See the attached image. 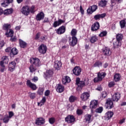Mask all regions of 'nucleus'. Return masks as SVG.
<instances>
[{
  "mask_svg": "<svg viewBox=\"0 0 126 126\" xmlns=\"http://www.w3.org/2000/svg\"><path fill=\"white\" fill-rule=\"evenodd\" d=\"M47 46L45 45V44H41L38 47L39 53L43 55L47 53Z\"/></svg>",
  "mask_w": 126,
  "mask_h": 126,
  "instance_id": "9d476101",
  "label": "nucleus"
},
{
  "mask_svg": "<svg viewBox=\"0 0 126 126\" xmlns=\"http://www.w3.org/2000/svg\"><path fill=\"white\" fill-rule=\"evenodd\" d=\"M77 37L76 36H72V41L69 43V44L71 47H74L76 45H77Z\"/></svg>",
  "mask_w": 126,
  "mask_h": 126,
  "instance_id": "393cba45",
  "label": "nucleus"
},
{
  "mask_svg": "<svg viewBox=\"0 0 126 126\" xmlns=\"http://www.w3.org/2000/svg\"><path fill=\"white\" fill-rule=\"evenodd\" d=\"M13 34H14V32L12 29H9V32H6L5 33V35H6V37L8 38V37H11L10 39V42H12V43H15V42H16L17 41V38L16 37V36H13Z\"/></svg>",
  "mask_w": 126,
  "mask_h": 126,
  "instance_id": "f03ea898",
  "label": "nucleus"
},
{
  "mask_svg": "<svg viewBox=\"0 0 126 126\" xmlns=\"http://www.w3.org/2000/svg\"><path fill=\"white\" fill-rule=\"evenodd\" d=\"M13 2V0H6V2L4 1L3 3H2V6H7V4H9V3H12ZM5 3H7V4H5Z\"/></svg>",
  "mask_w": 126,
  "mask_h": 126,
  "instance_id": "a18cd8bd",
  "label": "nucleus"
},
{
  "mask_svg": "<svg viewBox=\"0 0 126 126\" xmlns=\"http://www.w3.org/2000/svg\"><path fill=\"white\" fill-rule=\"evenodd\" d=\"M121 46H122V41L116 40L115 42L113 43V47L114 49L119 48Z\"/></svg>",
  "mask_w": 126,
  "mask_h": 126,
  "instance_id": "473e14b6",
  "label": "nucleus"
},
{
  "mask_svg": "<svg viewBox=\"0 0 126 126\" xmlns=\"http://www.w3.org/2000/svg\"><path fill=\"white\" fill-rule=\"evenodd\" d=\"M63 84L65 85L66 83H69L70 82V78L68 76H65L63 77L62 79Z\"/></svg>",
  "mask_w": 126,
  "mask_h": 126,
  "instance_id": "bb28decb",
  "label": "nucleus"
},
{
  "mask_svg": "<svg viewBox=\"0 0 126 126\" xmlns=\"http://www.w3.org/2000/svg\"><path fill=\"white\" fill-rule=\"evenodd\" d=\"M53 27H55V28H56V27H58V26H60L59 22L58 21H55L53 24Z\"/></svg>",
  "mask_w": 126,
  "mask_h": 126,
  "instance_id": "bf43d9fd",
  "label": "nucleus"
},
{
  "mask_svg": "<svg viewBox=\"0 0 126 126\" xmlns=\"http://www.w3.org/2000/svg\"><path fill=\"white\" fill-rule=\"evenodd\" d=\"M103 53L104 56H107L108 57L111 56L112 51L110 50V48L107 47H105L103 48Z\"/></svg>",
  "mask_w": 126,
  "mask_h": 126,
  "instance_id": "4be33fe9",
  "label": "nucleus"
},
{
  "mask_svg": "<svg viewBox=\"0 0 126 126\" xmlns=\"http://www.w3.org/2000/svg\"><path fill=\"white\" fill-rule=\"evenodd\" d=\"M121 98V94L119 93H116L113 94L112 96V100L113 101H115L116 102H118L120 100Z\"/></svg>",
  "mask_w": 126,
  "mask_h": 126,
  "instance_id": "a878e982",
  "label": "nucleus"
},
{
  "mask_svg": "<svg viewBox=\"0 0 126 126\" xmlns=\"http://www.w3.org/2000/svg\"><path fill=\"white\" fill-rule=\"evenodd\" d=\"M16 66V63L14 61H12L9 63L8 68L9 71L12 72V71H14V69H15V67Z\"/></svg>",
  "mask_w": 126,
  "mask_h": 126,
  "instance_id": "dca6fc26",
  "label": "nucleus"
},
{
  "mask_svg": "<svg viewBox=\"0 0 126 126\" xmlns=\"http://www.w3.org/2000/svg\"><path fill=\"white\" fill-rule=\"evenodd\" d=\"M76 85H77V89H82L85 86V82L84 81H80V78L78 77L76 79Z\"/></svg>",
  "mask_w": 126,
  "mask_h": 126,
  "instance_id": "20e7f679",
  "label": "nucleus"
},
{
  "mask_svg": "<svg viewBox=\"0 0 126 126\" xmlns=\"http://www.w3.org/2000/svg\"><path fill=\"white\" fill-rule=\"evenodd\" d=\"M58 23L59 24V26L61 25V24H63V23H64V22H65V21H63V20H62L61 19H59L58 20Z\"/></svg>",
  "mask_w": 126,
  "mask_h": 126,
  "instance_id": "774afa93",
  "label": "nucleus"
},
{
  "mask_svg": "<svg viewBox=\"0 0 126 126\" xmlns=\"http://www.w3.org/2000/svg\"><path fill=\"white\" fill-rule=\"evenodd\" d=\"M45 119L40 117L36 119L35 120V124L37 126H42V125H44L45 124Z\"/></svg>",
  "mask_w": 126,
  "mask_h": 126,
  "instance_id": "a211bd4d",
  "label": "nucleus"
},
{
  "mask_svg": "<svg viewBox=\"0 0 126 126\" xmlns=\"http://www.w3.org/2000/svg\"><path fill=\"white\" fill-rule=\"evenodd\" d=\"M30 97L32 99H35L36 98V94L35 93H31L30 94Z\"/></svg>",
  "mask_w": 126,
  "mask_h": 126,
  "instance_id": "864d4df0",
  "label": "nucleus"
},
{
  "mask_svg": "<svg viewBox=\"0 0 126 126\" xmlns=\"http://www.w3.org/2000/svg\"><path fill=\"white\" fill-rule=\"evenodd\" d=\"M98 105V101L96 100H93L91 101L90 108L92 109V110H94V109H96L97 108V106Z\"/></svg>",
  "mask_w": 126,
  "mask_h": 126,
  "instance_id": "aec40b11",
  "label": "nucleus"
},
{
  "mask_svg": "<svg viewBox=\"0 0 126 126\" xmlns=\"http://www.w3.org/2000/svg\"><path fill=\"white\" fill-rule=\"evenodd\" d=\"M113 116H114V112L111 111H108L106 113L104 118L106 121H109V120H111V119L113 118Z\"/></svg>",
  "mask_w": 126,
  "mask_h": 126,
  "instance_id": "f3484780",
  "label": "nucleus"
},
{
  "mask_svg": "<svg viewBox=\"0 0 126 126\" xmlns=\"http://www.w3.org/2000/svg\"><path fill=\"white\" fill-rule=\"evenodd\" d=\"M87 12L88 14H92L93 13V11L92 9H91V7H89L87 10Z\"/></svg>",
  "mask_w": 126,
  "mask_h": 126,
  "instance_id": "6e6d98bb",
  "label": "nucleus"
},
{
  "mask_svg": "<svg viewBox=\"0 0 126 126\" xmlns=\"http://www.w3.org/2000/svg\"><path fill=\"white\" fill-rule=\"evenodd\" d=\"M32 82H37L38 80H39V79L38 78V77L34 76L33 78L32 79Z\"/></svg>",
  "mask_w": 126,
  "mask_h": 126,
  "instance_id": "69168bd1",
  "label": "nucleus"
},
{
  "mask_svg": "<svg viewBox=\"0 0 126 126\" xmlns=\"http://www.w3.org/2000/svg\"><path fill=\"white\" fill-rule=\"evenodd\" d=\"M49 123L51 124V125H53L55 124V122H56V120L55 119V118L53 117L50 118L49 119Z\"/></svg>",
  "mask_w": 126,
  "mask_h": 126,
  "instance_id": "603ef678",
  "label": "nucleus"
},
{
  "mask_svg": "<svg viewBox=\"0 0 126 126\" xmlns=\"http://www.w3.org/2000/svg\"><path fill=\"white\" fill-rule=\"evenodd\" d=\"M76 114L78 116H81V115L83 114V110L78 109L76 111Z\"/></svg>",
  "mask_w": 126,
  "mask_h": 126,
  "instance_id": "8fccbe9b",
  "label": "nucleus"
},
{
  "mask_svg": "<svg viewBox=\"0 0 126 126\" xmlns=\"http://www.w3.org/2000/svg\"><path fill=\"white\" fill-rule=\"evenodd\" d=\"M13 116H14V113L12 111L9 112V115L8 116V118L11 119Z\"/></svg>",
  "mask_w": 126,
  "mask_h": 126,
  "instance_id": "13d9d810",
  "label": "nucleus"
},
{
  "mask_svg": "<svg viewBox=\"0 0 126 126\" xmlns=\"http://www.w3.org/2000/svg\"><path fill=\"white\" fill-rule=\"evenodd\" d=\"M0 72H4V70H6V68H5V65L3 64L2 62H0Z\"/></svg>",
  "mask_w": 126,
  "mask_h": 126,
  "instance_id": "58836bf2",
  "label": "nucleus"
},
{
  "mask_svg": "<svg viewBox=\"0 0 126 126\" xmlns=\"http://www.w3.org/2000/svg\"><path fill=\"white\" fill-rule=\"evenodd\" d=\"M102 112H103V107H99V108H97L95 110L96 113H98L100 114L101 113H102Z\"/></svg>",
  "mask_w": 126,
  "mask_h": 126,
  "instance_id": "3c124183",
  "label": "nucleus"
},
{
  "mask_svg": "<svg viewBox=\"0 0 126 126\" xmlns=\"http://www.w3.org/2000/svg\"><path fill=\"white\" fill-rule=\"evenodd\" d=\"M77 35V31L75 29H72L71 31V35L72 37H76Z\"/></svg>",
  "mask_w": 126,
  "mask_h": 126,
  "instance_id": "37998d69",
  "label": "nucleus"
},
{
  "mask_svg": "<svg viewBox=\"0 0 126 126\" xmlns=\"http://www.w3.org/2000/svg\"><path fill=\"white\" fill-rule=\"evenodd\" d=\"M89 97H90V94L88 92L83 93L80 96L81 99L82 101H87L88 99H89Z\"/></svg>",
  "mask_w": 126,
  "mask_h": 126,
  "instance_id": "f8f14e48",
  "label": "nucleus"
},
{
  "mask_svg": "<svg viewBox=\"0 0 126 126\" xmlns=\"http://www.w3.org/2000/svg\"><path fill=\"white\" fill-rule=\"evenodd\" d=\"M46 97H43L41 99L40 102H38L37 105L38 106H40V107H42L43 105H44L45 103H46Z\"/></svg>",
  "mask_w": 126,
  "mask_h": 126,
  "instance_id": "a19ab883",
  "label": "nucleus"
},
{
  "mask_svg": "<svg viewBox=\"0 0 126 126\" xmlns=\"http://www.w3.org/2000/svg\"><path fill=\"white\" fill-rule=\"evenodd\" d=\"M9 120H10V119L8 118V115H5L3 118V123L4 124H8Z\"/></svg>",
  "mask_w": 126,
  "mask_h": 126,
  "instance_id": "c03bdc74",
  "label": "nucleus"
},
{
  "mask_svg": "<svg viewBox=\"0 0 126 126\" xmlns=\"http://www.w3.org/2000/svg\"><path fill=\"white\" fill-rule=\"evenodd\" d=\"M18 54V50L15 48L14 47L12 48L11 52L9 53V56L10 58H14L16 55Z\"/></svg>",
  "mask_w": 126,
  "mask_h": 126,
  "instance_id": "6ab92c4d",
  "label": "nucleus"
},
{
  "mask_svg": "<svg viewBox=\"0 0 126 126\" xmlns=\"http://www.w3.org/2000/svg\"><path fill=\"white\" fill-rule=\"evenodd\" d=\"M30 63L31 64H33L35 67L41 66V60L38 58H31L30 59Z\"/></svg>",
  "mask_w": 126,
  "mask_h": 126,
  "instance_id": "7ed1b4c3",
  "label": "nucleus"
},
{
  "mask_svg": "<svg viewBox=\"0 0 126 126\" xmlns=\"http://www.w3.org/2000/svg\"><path fill=\"white\" fill-rule=\"evenodd\" d=\"M106 15H107L106 13L96 14L94 16V20H100V19L105 18V17H106Z\"/></svg>",
  "mask_w": 126,
  "mask_h": 126,
  "instance_id": "4468645a",
  "label": "nucleus"
},
{
  "mask_svg": "<svg viewBox=\"0 0 126 126\" xmlns=\"http://www.w3.org/2000/svg\"><path fill=\"white\" fill-rule=\"evenodd\" d=\"M82 69L79 66H76L73 69V73L76 76H79L80 74H81V71Z\"/></svg>",
  "mask_w": 126,
  "mask_h": 126,
  "instance_id": "6e6552de",
  "label": "nucleus"
},
{
  "mask_svg": "<svg viewBox=\"0 0 126 126\" xmlns=\"http://www.w3.org/2000/svg\"><path fill=\"white\" fill-rule=\"evenodd\" d=\"M105 106L106 109H108V110L113 109V108H114V102H113L112 99L110 98H108L106 99Z\"/></svg>",
  "mask_w": 126,
  "mask_h": 126,
  "instance_id": "0eeeda50",
  "label": "nucleus"
},
{
  "mask_svg": "<svg viewBox=\"0 0 126 126\" xmlns=\"http://www.w3.org/2000/svg\"><path fill=\"white\" fill-rule=\"evenodd\" d=\"M92 117V115L90 114H86L85 116V120L86 122H88V124H90L92 121H91V117Z\"/></svg>",
  "mask_w": 126,
  "mask_h": 126,
  "instance_id": "f704fd0d",
  "label": "nucleus"
},
{
  "mask_svg": "<svg viewBox=\"0 0 126 126\" xmlns=\"http://www.w3.org/2000/svg\"><path fill=\"white\" fill-rule=\"evenodd\" d=\"M95 90H97V91H102V90H103L102 86H101V85H97V87L95 89Z\"/></svg>",
  "mask_w": 126,
  "mask_h": 126,
  "instance_id": "680f3d73",
  "label": "nucleus"
},
{
  "mask_svg": "<svg viewBox=\"0 0 126 126\" xmlns=\"http://www.w3.org/2000/svg\"><path fill=\"white\" fill-rule=\"evenodd\" d=\"M100 29V24L98 22H95L91 26V31L94 32V31H97Z\"/></svg>",
  "mask_w": 126,
  "mask_h": 126,
  "instance_id": "ddd939ff",
  "label": "nucleus"
},
{
  "mask_svg": "<svg viewBox=\"0 0 126 126\" xmlns=\"http://www.w3.org/2000/svg\"><path fill=\"white\" fill-rule=\"evenodd\" d=\"M11 50H12V48L11 47H8L6 48L5 50V52L6 53H10L11 52Z\"/></svg>",
  "mask_w": 126,
  "mask_h": 126,
  "instance_id": "052dcab7",
  "label": "nucleus"
},
{
  "mask_svg": "<svg viewBox=\"0 0 126 126\" xmlns=\"http://www.w3.org/2000/svg\"><path fill=\"white\" fill-rule=\"evenodd\" d=\"M116 41H120L122 42L124 38V35L122 33H118L116 35Z\"/></svg>",
  "mask_w": 126,
  "mask_h": 126,
  "instance_id": "c9c22d12",
  "label": "nucleus"
},
{
  "mask_svg": "<svg viewBox=\"0 0 126 126\" xmlns=\"http://www.w3.org/2000/svg\"><path fill=\"white\" fill-rule=\"evenodd\" d=\"M103 63L102 62L100 61H97L94 64V67H100V66H102Z\"/></svg>",
  "mask_w": 126,
  "mask_h": 126,
  "instance_id": "4c0bfd02",
  "label": "nucleus"
},
{
  "mask_svg": "<svg viewBox=\"0 0 126 126\" xmlns=\"http://www.w3.org/2000/svg\"><path fill=\"white\" fill-rule=\"evenodd\" d=\"M65 121L68 124H73L75 122L74 116L69 115L65 118Z\"/></svg>",
  "mask_w": 126,
  "mask_h": 126,
  "instance_id": "1a4fd4ad",
  "label": "nucleus"
},
{
  "mask_svg": "<svg viewBox=\"0 0 126 126\" xmlns=\"http://www.w3.org/2000/svg\"><path fill=\"white\" fill-rule=\"evenodd\" d=\"M44 89L43 88H39L37 92V94L39 95V96H41L44 94Z\"/></svg>",
  "mask_w": 126,
  "mask_h": 126,
  "instance_id": "ea45409f",
  "label": "nucleus"
},
{
  "mask_svg": "<svg viewBox=\"0 0 126 126\" xmlns=\"http://www.w3.org/2000/svg\"><path fill=\"white\" fill-rule=\"evenodd\" d=\"M40 36H41V32H37L34 37V40L35 41H37V40H39V39L40 38Z\"/></svg>",
  "mask_w": 126,
  "mask_h": 126,
  "instance_id": "09e8293b",
  "label": "nucleus"
},
{
  "mask_svg": "<svg viewBox=\"0 0 126 126\" xmlns=\"http://www.w3.org/2000/svg\"><path fill=\"white\" fill-rule=\"evenodd\" d=\"M62 62L61 61H55L54 62V67L56 70H60L62 67Z\"/></svg>",
  "mask_w": 126,
  "mask_h": 126,
  "instance_id": "b1692460",
  "label": "nucleus"
},
{
  "mask_svg": "<svg viewBox=\"0 0 126 126\" xmlns=\"http://www.w3.org/2000/svg\"><path fill=\"white\" fill-rule=\"evenodd\" d=\"M11 28V25L9 24H4L2 27L3 30H4V31H6V33H9V32H8V30H9Z\"/></svg>",
  "mask_w": 126,
  "mask_h": 126,
  "instance_id": "c756f323",
  "label": "nucleus"
},
{
  "mask_svg": "<svg viewBox=\"0 0 126 126\" xmlns=\"http://www.w3.org/2000/svg\"><path fill=\"white\" fill-rule=\"evenodd\" d=\"M98 41V37L96 35H94L91 37L90 39V42H91V44H94L95 42Z\"/></svg>",
  "mask_w": 126,
  "mask_h": 126,
  "instance_id": "2f4dec72",
  "label": "nucleus"
},
{
  "mask_svg": "<svg viewBox=\"0 0 126 126\" xmlns=\"http://www.w3.org/2000/svg\"><path fill=\"white\" fill-rule=\"evenodd\" d=\"M113 86H115V82H110L108 83V87H109V88H111V87H113Z\"/></svg>",
  "mask_w": 126,
  "mask_h": 126,
  "instance_id": "0e129e2a",
  "label": "nucleus"
},
{
  "mask_svg": "<svg viewBox=\"0 0 126 126\" xmlns=\"http://www.w3.org/2000/svg\"><path fill=\"white\" fill-rule=\"evenodd\" d=\"M90 7L91 8L92 10H93L94 12V11H96V10L97 8V5H94L92 6H90Z\"/></svg>",
  "mask_w": 126,
  "mask_h": 126,
  "instance_id": "4d7b16f0",
  "label": "nucleus"
},
{
  "mask_svg": "<svg viewBox=\"0 0 126 126\" xmlns=\"http://www.w3.org/2000/svg\"><path fill=\"white\" fill-rule=\"evenodd\" d=\"M107 34H108L107 31H103L100 33L98 36L99 37H105V36H107Z\"/></svg>",
  "mask_w": 126,
  "mask_h": 126,
  "instance_id": "49530a36",
  "label": "nucleus"
},
{
  "mask_svg": "<svg viewBox=\"0 0 126 126\" xmlns=\"http://www.w3.org/2000/svg\"><path fill=\"white\" fill-rule=\"evenodd\" d=\"M12 13H13V9L11 8L4 10L3 15L6 16L9 15V14H12Z\"/></svg>",
  "mask_w": 126,
  "mask_h": 126,
  "instance_id": "c85d7f7f",
  "label": "nucleus"
},
{
  "mask_svg": "<svg viewBox=\"0 0 126 126\" xmlns=\"http://www.w3.org/2000/svg\"><path fill=\"white\" fill-rule=\"evenodd\" d=\"M54 75V70L52 69H48L44 72V77L45 79L48 80L52 78Z\"/></svg>",
  "mask_w": 126,
  "mask_h": 126,
  "instance_id": "39448f33",
  "label": "nucleus"
},
{
  "mask_svg": "<svg viewBox=\"0 0 126 126\" xmlns=\"http://www.w3.org/2000/svg\"><path fill=\"white\" fill-rule=\"evenodd\" d=\"M34 65L31 64L29 67L30 72H34V71H36V67L34 66Z\"/></svg>",
  "mask_w": 126,
  "mask_h": 126,
  "instance_id": "de8ad7c7",
  "label": "nucleus"
},
{
  "mask_svg": "<svg viewBox=\"0 0 126 126\" xmlns=\"http://www.w3.org/2000/svg\"><path fill=\"white\" fill-rule=\"evenodd\" d=\"M106 75H107V74L106 73V72H99L97 73V77H95L94 79V83H98L99 82H101V81H102V80H103V79L105 78V77H106Z\"/></svg>",
  "mask_w": 126,
  "mask_h": 126,
  "instance_id": "f257e3e1",
  "label": "nucleus"
},
{
  "mask_svg": "<svg viewBox=\"0 0 126 126\" xmlns=\"http://www.w3.org/2000/svg\"><path fill=\"white\" fill-rule=\"evenodd\" d=\"M56 91L58 93H63L64 91V86H63L61 84H58L57 85Z\"/></svg>",
  "mask_w": 126,
  "mask_h": 126,
  "instance_id": "412c9836",
  "label": "nucleus"
},
{
  "mask_svg": "<svg viewBox=\"0 0 126 126\" xmlns=\"http://www.w3.org/2000/svg\"><path fill=\"white\" fill-rule=\"evenodd\" d=\"M26 85L27 86H29L30 88L32 89V90L35 91L37 89V86L35 85V84L32 83L30 80H28L27 81Z\"/></svg>",
  "mask_w": 126,
  "mask_h": 126,
  "instance_id": "2eb2a0df",
  "label": "nucleus"
},
{
  "mask_svg": "<svg viewBox=\"0 0 126 126\" xmlns=\"http://www.w3.org/2000/svg\"><path fill=\"white\" fill-rule=\"evenodd\" d=\"M21 12L26 16L29 15L30 14V7L28 5L23 6L21 9Z\"/></svg>",
  "mask_w": 126,
  "mask_h": 126,
  "instance_id": "423d86ee",
  "label": "nucleus"
},
{
  "mask_svg": "<svg viewBox=\"0 0 126 126\" xmlns=\"http://www.w3.org/2000/svg\"><path fill=\"white\" fill-rule=\"evenodd\" d=\"M44 18H45V13L43 11H40L35 16V19L37 21H41Z\"/></svg>",
  "mask_w": 126,
  "mask_h": 126,
  "instance_id": "9b49d317",
  "label": "nucleus"
},
{
  "mask_svg": "<svg viewBox=\"0 0 126 126\" xmlns=\"http://www.w3.org/2000/svg\"><path fill=\"white\" fill-rule=\"evenodd\" d=\"M64 32H65V27L64 26H62L60 27L56 31V33L57 34H59V35H62V34H63Z\"/></svg>",
  "mask_w": 126,
  "mask_h": 126,
  "instance_id": "5701e85b",
  "label": "nucleus"
},
{
  "mask_svg": "<svg viewBox=\"0 0 126 126\" xmlns=\"http://www.w3.org/2000/svg\"><path fill=\"white\" fill-rule=\"evenodd\" d=\"M77 100V97L73 95H71L69 98V101L70 103H73Z\"/></svg>",
  "mask_w": 126,
  "mask_h": 126,
  "instance_id": "79ce46f5",
  "label": "nucleus"
},
{
  "mask_svg": "<svg viewBox=\"0 0 126 126\" xmlns=\"http://www.w3.org/2000/svg\"><path fill=\"white\" fill-rule=\"evenodd\" d=\"M50 93H51V92L50 91V90H47L44 93V95L45 96H46V97H48V96L50 95Z\"/></svg>",
  "mask_w": 126,
  "mask_h": 126,
  "instance_id": "e2e57ef3",
  "label": "nucleus"
},
{
  "mask_svg": "<svg viewBox=\"0 0 126 126\" xmlns=\"http://www.w3.org/2000/svg\"><path fill=\"white\" fill-rule=\"evenodd\" d=\"M34 9H35V6L32 5L30 8V12H31V13H35V11H34Z\"/></svg>",
  "mask_w": 126,
  "mask_h": 126,
  "instance_id": "5fc2aeb1",
  "label": "nucleus"
},
{
  "mask_svg": "<svg viewBox=\"0 0 126 126\" xmlns=\"http://www.w3.org/2000/svg\"><path fill=\"white\" fill-rule=\"evenodd\" d=\"M101 95L102 98H105L106 97H107V93L106 92H103L101 93Z\"/></svg>",
  "mask_w": 126,
  "mask_h": 126,
  "instance_id": "338daca9",
  "label": "nucleus"
},
{
  "mask_svg": "<svg viewBox=\"0 0 126 126\" xmlns=\"http://www.w3.org/2000/svg\"><path fill=\"white\" fill-rule=\"evenodd\" d=\"M19 44L20 48H22L23 49H25L27 47V43L21 39H19Z\"/></svg>",
  "mask_w": 126,
  "mask_h": 126,
  "instance_id": "cd10ccee",
  "label": "nucleus"
},
{
  "mask_svg": "<svg viewBox=\"0 0 126 126\" xmlns=\"http://www.w3.org/2000/svg\"><path fill=\"white\" fill-rule=\"evenodd\" d=\"M108 0H101L98 2V5L101 7H104L107 5V3L108 2Z\"/></svg>",
  "mask_w": 126,
  "mask_h": 126,
  "instance_id": "7c9ffc66",
  "label": "nucleus"
},
{
  "mask_svg": "<svg viewBox=\"0 0 126 126\" xmlns=\"http://www.w3.org/2000/svg\"><path fill=\"white\" fill-rule=\"evenodd\" d=\"M114 79L115 82H118L121 80V75L119 73H116L114 76Z\"/></svg>",
  "mask_w": 126,
  "mask_h": 126,
  "instance_id": "e433bc0d",
  "label": "nucleus"
},
{
  "mask_svg": "<svg viewBox=\"0 0 126 126\" xmlns=\"http://www.w3.org/2000/svg\"><path fill=\"white\" fill-rule=\"evenodd\" d=\"M8 57L4 56L1 58V61L0 62V63H2L3 64H4V63H8Z\"/></svg>",
  "mask_w": 126,
  "mask_h": 126,
  "instance_id": "72a5a7b5",
  "label": "nucleus"
}]
</instances>
